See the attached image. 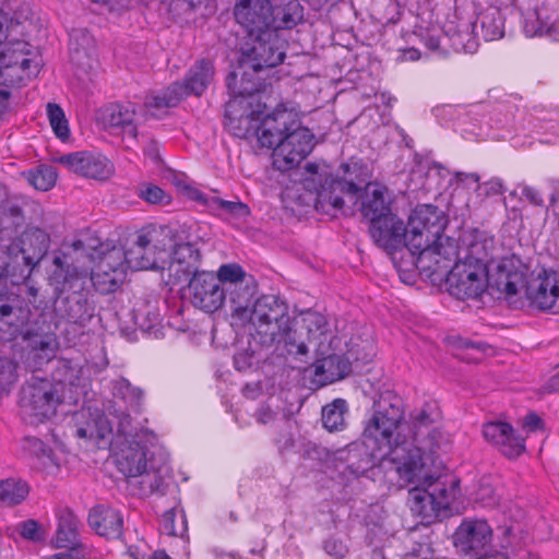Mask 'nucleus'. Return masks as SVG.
Returning <instances> with one entry per match:
<instances>
[{
	"label": "nucleus",
	"mask_w": 559,
	"mask_h": 559,
	"mask_svg": "<svg viewBox=\"0 0 559 559\" xmlns=\"http://www.w3.org/2000/svg\"><path fill=\"white\" fill-rule=\"evenodd\" d=\"M448 218L430 204L418 205L408 218V225L395 214L370 223L369 233L374 243L389 254L407 249L411 263L441 290L453 294L450 276L454 272V242L444 235Z\"/></svg>",
	"instance_id": "obj_1"
},
{
	"label": "nucleus",
	"mask_w": 559,
	"mask_h": 559,
	"mask_svg": "<svg viewBox=\"0 0 559 559\" xmlns=\"http://www.w3.org/2000/svg\"><path fill=\"white\" fill-rule=\"evenodd\" d=\"M431 424L430 416L421 411L412 419L411 440L396 439L394 443L370 452L374 460H386L392 464L401 487H420L437 478L432 472L435 451L441 447L444 438L441 430L431 427Z\"/></svg>",
	"instance_id": "obj_2"
},
{
	"label": "nucleus",
	"mask_w": 559,
	"mask_h": 559,
	"mask_svg": "<svg viewBox=\"0 0 559 559\" xmlns=\"http://www.w3.org/2000/svg\"><path fill=\"white\" fill-rule=\"evenodd\" d=\"M258 141L273 148V166L287 171L296 167L313 148V134L301 126L298 115L283 106L265 115L258 128Z\"/></svg>",
	"instance_id": "obj_3"
},
{
	"label": "nucleus",
	"mask_w": 559,
	"mask_h": 559,
	"mask_svg": "<svg viewBox=\"0 0 559 559\" xmlns=\"http://www.w3.org/2000/svg\"><path fill=\"white\" fill-rule=\"evenodd\" d=\"M277 29L247 35L240 47L239 71L227 76V88L233 93L254 95L259 93L263 83L254 74L265 68L281 64L285 58V45L278 37Z\"/></svg>",
	"instance_id": "obj_4"
},
{
	"label": "nucleus",
	"mask_w": 559,
	"mask_h": 559,
	"mask_svg": "<svg viewBox=\"0 0 559 559\" xmlns=\"http://www.w3.org/2000/svg\"><path fill=\"white\" fill-rule=\"evenodd\" d=\"M252 335L262 346L271 347L283 344L289 355L306 356L308 344L296 340V331L292 328L288 305L275 295H263L258 298L247 317Z\"/></svg>",
	"instance_id": "obj_5"
},
{
	"label": "nucleus",
	"mask_w": 559,
	"mask_h": 559,
	"mask_svg": "<svg viewBox=\"0 0 559 559\" xmlns=\"http://www.w3.org/2000/svg\"><path fill=\"white\" fill-rule=\"evenodd\" d=\"M488 285V241L477 229L463 230L456 243V298L477 299Z\"/></svg>",
	"instance_id": "obj_6"
},
{
	"label": "nucleus",
	"mask_w": 559,
	"mask_h": 559,
	"mask_svg": "<svg viewBox=\"0 0 559 559\" xmlns=\"http://www.w3.org/2000/svg\"><path fill=\"white\" fill-rule=\"evenodd\" d=\"M68 253L56 254L52 280L60 286V293H68L55 301V311L60 318L73 323H84L93 317L94 307L88 300V270L72 265Z\"/></svg>",
	"instance_id": "obj_7"
},
{
	"label": "nucleus",
	"mask_w": 559,
	"mask_h": 559,
	"mask_svg": "<svg viewBox=\"0 0 559 559\" xmlns=\"http://www.w3.org/2000/svg\"><path fill=\"white\" fill-rule=\"evenodd\" d=\"M236 22L247 35L273 29H290L304 17L298 0L273 5L270 0H238L234 8Z\"/></svg>",
	"instance_id": "obj_8"
},
{
	"label": "nucleus",
	"mask_w": 559,
	"mask_h": 559,
	"mask_svg": "<svg viewBox=\"0 0 559 559\" xmlns=\"http://www.w3.org/2000/svg\"><path fill=\"white\" fill-rule=\"evenodd\" d=\"M14 273L12 260L0 246V342L11 341L27 323L31 309L24 297L14 287L25 282Z\"/></svg>",
	"instance_id": "obj_9"
},
{
	"label": "nucleus",
	"mask_w": 559,
	"mask_h": 559,
	"mask_svg": "<svg viewBox=\"0 0 559 559\" xmlns=\"http://www.w3.org/2000/svg\"><path fill=\"white\" fill-rule=\"evenodd\" d=\"M174 245V230L169 226L143 227L127 248V262L132 271L164 270Z\"/></svg>",
	"instance_id": "obj_10"
},
{
	"label": "nucleus",
	"mask_w": 559,
	"mask_h": 559,
	"mask_svg": "<svg viewBox=\"0 0 559 559\" xmlns=\"http://www.w3.org/2000/svg\"><path fill=\"white\" fill-rule=\"evenodd\" d=\"M403 418V400L391 391L382 393L373 404V414L362 433L364 443L370 452L401 440L397 429Z\"/></svg>",
	"instance_id": "obj_11"
},
{
	"label": "nucleus",
	"mask_w": 559,
	"mask_h": 559,
	"mask_svg": "<svg viewBox=\"0 0 559 559\" xmlns=\"http://www.w3.org/2000/svg\"><path fill=\"white\" fill-rule=\"evenodd\" d=\"M148 440H128L119 443V450L116 453V464L118 469L129 478L142 477L141 493L148 495L160 490L163 485L162 477L155 472L152 459L148 457Z\"/></svg>",
	"instance_id": "obj_12"
},
{
	"label": "nucleus",
	"mask_w": 559,
	"mask_h": 559,
	"mask_svg": "<svg viewBox=\"0 0 559 559\" xmlns=\"http://www.w3.org/2000/svg\"><path fill=\"white\" fill-rule=\"evenodd\" d=\"M49 246L50 236L44 229L27 227L8 246L1 247L3 253L12 260L13 274L28 280L47 254Z\"/></svg>",
	"instance_id": "obj_13"
},
{
	"label": "nucleus",
	"mask_w": 559,
	"mask_h": 559,
	"mask_svg": "<svg viewBox=\"0 0 559 559\" xmlns=\"http://www.w3.org/2000/svg\"><path fill=\"white\" fill-rule=\"evenodd\" d=\"M59 385L48 379L33 377L21 390L20 407L25 421L38 425L51 418L62 403Z\"/></svg>",
	"instance_id": "obj_14"
},
{
	"label": "nucleus",
	"mask_w": 559,
	"mask_h": 559,
	"mask_svg": "<svg viewBox=\"0 0 559 559\" xmlns=\"http://www.w3.org/2000/svg\"><path fill=\"white\" fill-rule=\"evenodd\" d=\"M341 169L343 171L342 177L325 178L318 189L314 204L317 211L325 214L343 211L345 195L356 204L358 193L361 190V181L358 180L357 175L360 169L357 164H343Z\"/></svg>",
	"instance_id": "obj_15"
},
{
	"label": "nucleus",
	"mask_w": 559,
	"mask_h": 559,
	"mask_svg": "<svg viewBox=\"0 0 559 559\" xmlns=\"http://www.w3.org/2000/svg\"><path fill=\"white\" fill-rule=\"evenodd\" d=\"M426 485V489L414 487L409 490L408 501L412 512L419 516L421 522L427 524L450 516L454 483H452L450 489H448L445 485L440 481V477L437 476L433 481L427 483Z\"/></svg>",
	"instance_id": "obj_16"
},
{
	"label": "nucleus",
	"mask_w": 559,
	"mask_h": 559,
	"mask_svg": "<svg viewBox=\"0 0 559 559\" xmlns=\"http://www.w3.org/2000/svg\"><path fill=\"white\" fill-rule=\"evenodd\" d=\"M136 106L133 103H109L96 110L97 126L111 134L136 139Z\"/></svg>",
	"instance_id": "obj_17"
},
{
	"label": "nucleus",
	"mask_w": 559,
	"mask_h": 559,
	"mask_svg": "<svg viewBox=\"0 0 559 559\" xmlns=\"http://www.w3.org/2000/svg\"><path fill=\"white\" fill-rule=\"evenodd\" d=\"M189 299L197 309L213 313L225 302L224 287L215 273L201 271L189 278Z\"/></svg>",
	"instance_id": "obj_18"
},
{
	"label": "nucleus",
	"mask_w": 559,
	"mask_h": 559,
	"mask_svg": "<svg viewBox=\"0 0 559 559\" xmlns=\"http://www.w3.org/2000/svg\"><path fill=\"white\" fill-rule=\"evenodd\" d=\"M231 98L225 106V124L229 131L237 138L258 136L259 119L257 112L251 108L248 97L253 95H242L229 91Z\"/></svg>",
	"instance_id": "obj_19"
},
{
	"label": "nucleus",
	"mask_w": 559,
	"mask_h": 559,
	"mask_svg": "<svg viewBox=\"0 0 559 559\" xmlns=\"http://www.w3.org/2000/svg\"><path fill=\"white\" fill-rule=\"evenodd\" d=\"M525 297L532 307L559 312V278L556 272H542L525 285Z\"/></svg>",
	"instance_id": "obj_20"
},
{
	"label": "nucleus",
	"mask_w": 559,
	"mask_h": 559,
	"mask_svg": "<svg viewBox=\"0 0 559 559\" xmlns=\"http://www.w3.org/2000/svg\"><path fill=\"white\" fill-rule=\"evenodd\" d=\"M58 162L69 170L86 178L107 180L114 174V165L105 156L92 152L64 154Z\"/></svg>",
	"instance_id": "obj_21"
},
{
	"label": "nucleus",
	"mask_w": 559,
	"mask_h": 559,
	"mask_svg": "<svg viewBox=\"0 0 559 559\" xmlns=\"http://www.w3.org/2000/svg\"><path fill=\"white\" fill-rule=\"evenodd\" d=\"M25 342L26 364L33 369H40L56 355L59 343L55 333L31 326L23 332Z\"/></svg>",
	"instance_id": "obj_22"
},
{
	"label": "nucleus",
	"mask_w": 559,
	"mask_h": 559,
	"mask_svg": "<svg viewBox=\"0 0 559 559\" xmlns=\"http://www.w3.org/2000/svg\"><path fill=\"white\" fill-rule=\"evenodd\" d=\"M96 240L90 239L87 243L83 239H79L72 242V249L74 252H86L92 260H97V266L102 271H111L118 275L124 276L128 266L127 262V249L123 250L120 247H109V245L99 243L98 246L92 243Z\"/></svg>",
	"instance_id": "obj_23"
},
{
	"label": "nucleus",
	"mask_w": 559,
	"mask_h": 559,
	"mask_svg": "<svg viewBox=\"0 0 559 559\" xmlns=\"http://www.w3.org/2000/svg\"><path fill=\"white\" fill-rule=\"evenodd\" d=\"M171 261L169 263L170 275L174 276L175 283L187 281L200 273L199 267L202 261V254L197 243L191 241L179 242L174 237V245L170 247Z\"/></svg>",
	"instance_id": "obj_24"
},
{
	"label": "nucleus",
	"mask_w": 559,
	"mask_h": 559,
	"mask_svg": "<svg viewBox=\"0 0 559 559\" xmlns=\"http://www.w3.org/2000/svg\"><path fill=\"white\" fill-rule=\"evenodd\" d=\"M483 435L507 457H518L525 450L524 439L507 423H488L484 425Z\"/></svg>",
	"instance_id": "obj_25"
},
{
	"label": "nucleus",
	"mask_w": 559,
	"mask_h": 559,
	"mask_svg": "<svg viewBox=\"0 0 559 559\" xmlns=\"http://www.w3.org/2000/svg\"><path fill=\"white\" fill-rule=\"evenodd\" d=\"M490 539L491 530L483 520H466L456 528V547L466 554L473 551L477 556Z\"/></svg>",
	"instance_id": "obj_26"
},
{
	"label": "nucleus",
	"mask_w": 559,
	"mask_h": 559,
	"mask_svg": "<svg viewBox=\"0 0 559 559\" xmlns=\"http://www.w3.org/2000/svg\"><path fill=\"white\" fill-rule=\"evenodd\" d=\"M88 525L97 535L115 539L122 535L123 518L118 510L99 504L91 509Z\"/></svg>",
	"instance_id": "obj_27"
},
{
	"label": "nucleus",
	"mask_w": 559,
	"mask_h": 559,
	"mask_svg": "<svg viewBox=\"0 0 559 559\" xmlns=\"http://www.w3.org/2000/svg\"><path fill=\"white\" fill-rule=\"evenodd\" d=\"M255 293L257 284L253 276L224 287L225 300L227 299L230 302L234 317H237L239 320H247Z\"/></svg>",
	"instance_id": "obj_28"
},
{
	"label": "nucleus",
	"mask_w": 559,
	"mask_h": 559,
	"mask_svg": "<svg viewBox=\"0 0 559 559\" xmlns=\"http://www.w3.org/2000/svg\"><path fill=\"white\" fill-rule=\"evenodd\" d=\"M215 69L212 61L201 59L197 61L188 71L183 81L178 82L181 92H185V98L189 95L200 96L213 82Z\"/></svg>",
	"instance_id": "obj_29"
},
{
	"label": "nucleus",
	"mask_w": 559,
	"mask_h": 559,
	"mask_svg": "<svg viewBox=\"0 0 559 559\" xmlns=\"http://www.w3.org/2000/svg\"><path fill=\"white\" fill-rule=\"evenodd\" d=\"M350 371V364L340 355H329L314 364V377L321 385L335 382L346 377Z\"/></svg>",
	"instance_id": "obj_30"
},
{
	"label": "nucleus",
	"mask_w": 559,
	"mask_h": 559,
	"mask_svg": "<svg viewBox=\"0 0 559 559\" xmlns=\"http://www.w3.org/2000/svg\"><path fill=\"white\" fill-rule=\"evenodd\" d=\"M361 198V214L366 218H369L370 223H374L376 219L386 218V215L391 213L382 187L377 185L372 186L370 183L367 185Z\"/></svg>",
	"instance_id": "obj_31"
},
{
	"label": "nucleus",
	"mask_w": 559,
	"mask_h": 559,
	"mask_svg": "<svg viewBox=\"0 0 559 559\" xmlns=\"http://www.w3.org/2000/svg\"><path fill=\"white\" fill-rule=\"evenodd\" d=\"M27 47L28 44L23 40H15L7 45L0 51V66L11 67L20 72L34 70V66L38 67V64L27 57Z\"/></svg>",
	"instance_id": "obj_32"
},
{
	"label": "nucleus",
	"mask_w": 559,
	"mask_h": 559,
	"mask_svg": "<svg viewBox=\"0 0 559 559\" xmlns=\"http://www.w3.org/2000/svg\"><path fill=\"white\" fill-rule=\"evenodd\" d=\"M302 328L307 331V343L319 352L326 341L329 323L326 318L318 312L308 310L301 314Z\"/></svg>",
	"instance_id": "obj_33"
},
{
	"label": "nucleus",
	"mask_w": 559,
	"mask_h": 559,
	"mask_svg": "<svg viewBox=\"0 0 559 559\" xmlns=\"http://www.w3.org/2000/svg\"><path fill=\"white\" fill-rule=\"evenodd\" d=\"M456 198L464 201L467 210L477 206L483 201L481 186L476 173L456 171Z\"/></svg>",
	"instance_id": "obj_34"
},
{
	"label": "nucleus",
	"mask_w": 559,
	"mask_h": 559,
	"mask_svg": "<svg viewBox=\"0 0 559 559\" xmlns=\"http://www.w3.org/2000/svg\"><path fill=\"white\" fill-rule=\"evenodd\" d=\"M523 284V274L515 270L513 259H503L497 265V289L512 296L516 295Z\"/></svg>",
	"instance_id": "obj_35"
},
{
	"label": "nucleus",
	"mask_w": 559,
	"mask_h": 559,
	"mask_svg": "<svg viewBox=\"0 0 559 559\" xmlns=\"http://www.w3.org/2000/svg\"><path fill=\"white\" fill-rule=\"evenodd\" d=\"M114 424L117 427V439L122 438V441L117 440V443L127 442L128 440H148L155 439L154 435L146 429L138 430L132 425V419L129 413L122 409H115L111 413Z\"/></svg>",
	"instance_id": "obj_36"
},
{
	"label": "nucleus",
	"mask_w": 559,
	"mask_h": 559,
	"mask_svg": "<svg viewBox=\"0 0 559 559\" xmlns=\"http://www.w3.org/2000/svg\"><path fill=\"white\" fill-rule=\"evenodd\" d=\"M23 449L38 461V466L47 472L57 471L59 463L51 450L40 439L27 437L24 439Z\"/></svg>",
	"instance_id": "obj_37"
},
{
	"label": "nucleus",
	"mask_w": 559,
	"mask_h": 559,
	"mask_svg": "<svg viewBox=\"0 0 559 559\" xmlns=\"http://www.w3.org/2000/svg\"><path fill=\"white\" fill-rule=\"evenodd\" d=\"M28 493V484L20 478H7L0 481V503L5 507L20 504Z\"/></svg>",
	"instance_id": "obj_38"
},
{
	"label": "nucleus",
	"mask_w": 559,
	"mask_h": 559,
	"mask_svg": "<svg viewBox=\"0 0 559 559\" xmlns=\"http://www.w3.org/2000/svg\"><path fill=\"white\" fill-rule=\"evenodd\" d=\"M79 521L71 512L62 515L59 520L56 536V547L82 546L78 538Z\"/></svg>",
	"instance_id": "obj_39"
},
{
	"label": "nucleus",
	"mask_w": 559,
	"mask_h": 559,
	"mask_svg": "<svg viewBox=\"0 0 559 559\" xmlns=\"http://www.w3.org/2000/svg\"><path fill=\"white\" fill-rule=\"evenodd\" d=\"M185 99V92H181L179 83L174 82L165 90L146 96L145 106L153 109H164L177 106Z\"/></svg>",
	"instance_id": "obj_40"
},
{
	"label": "nucleus",
	"mask_w": 559,
	"mask_h": 559,
	"mask_svg": "<svg viewBox=\"0 0 559 559\" xmlns=\"http://www.w3.org/2000/svg\"><path fill=\"white\" fill-rule=\"evenodd\" d=\"M347 403L343 399H336L322 408V424L329 431H338L345 427V414Z\"/></svg>",
	"instance_id": "obj_41"
},
{
	"label": "nucleus",
	"mask_w": 559,
	"mask_h": 559,
	"mask_svg": "<svg viewBox=\"0 0 559 559\" xmlns=\"http://www.w3.org/2000/svg\"><path fill=\"white\" fill-rule=\"evenodd\" d=\"M479 21L485 40H496L503 36V19L497 8H490L480 13Z\"/></svg>",
	"instance_id": "obj_42"
},
{
	"label": "nucleus",
	"mask_w": 559,
	"mask_h": 559,
	"mask_svg": "<svg viewBox=\"0 0 559 559\" xmlns=\"http://www.w3.org/2000/svg\"><path fill=\"white\" fill-rule=\"evenodd\" d=\"M194 199L207 205L211 210H224L235 217H246L250 214L247 204L240 201H225L217 197L205 198L202 193L195 192Z\"/></svg>",
	"instance_id": "obj_43"
},
{
	"label": "nucleus",
	"mask_w": 559,
	"mask_h": 559,
	"mask_svg": "<svg viewBox=\"0 0 559 559\" xmlns=\"http://www.w3.org/2000/svg\"><path fill=\"white\" fill-rule=\"evenodd\" d=\"M123 277L124 276L118 275L111 271H102L97 265L94 271L88 272V282H91L100 294L115 292Z\"/></svg>",
	"instance_id": "obj_44"
},
{
	"label": "nucleus",
	"mask_w": 559,
	"mask_h": 559,
	"mask_svg": "<svg viewBox=\"0 0 559 559\" xmlns=\"http://www.w3.org/2000/svg\"><path fill=\"white\" fill-rule=\"evenodd\" d=\"M27 181L37 190L48 191L57 180V171L51 165H39L26 175Z\"/></svg>",
	"instance_id": "obj_45"
},
{
	"label": "nucleus",
	"mask_w": 559,
	"mask_h": 559,
	"mask_svg": "<svg viewBox=\"0 0 559 559\" xmlns=\"http://www.w3.org/2000/svg\"><path fill=\"white\" fill-rule=\"evenodd\" d=\"M47 116L50 126L61 141H67L70 138L69 123L62 108L53 103L47 104Z\"/></svg>",
	"instance_id": "obj_46"
},
{
	"label": "nucleus",
	"mask_w": 559,
	"mask_h": 559,
	"mask_svg": "<svg viewBox=\"0 0 559 559\" xmlns=\"http://www.w3.org/2000/svg\"><path fill=\"white\" fill-rule=\"evenodd\" d=\"M115 390L117 395H119L124 403L129 405V408L133 412H139L141 406V401L143 397V392L141 389L133 386L127 379H120Z\"/></svg>",
	"instance_id": "obj_47"
},
{
	"label": "nucleus",
	"mask_w": 559,
	"mask_h": 559,
	"mask_svg": "<svg viewBox=\"0 0 559 559\" xmlns=\"http://www.w3.org/2000/svg\"><path fill=\"white\" fill-rule=\"evenodd\" d=\"M17 365L10 358L0 357V397L8 394L17 380Z\"/></svg>",
	"instance_id": "obj_48"
},
{
	"label": "nucleus",
	"mask_w": 559,
	"mask_h": 559,
	"mask_svg": "<svg viewBox=\"0 0 559 559\" xmlns=\"http://www.w3.org/2000/svg\"><path fill=\"white\" fill-rule=\"evenodd\" d=\"M215 276L218 277L221 286L227 287L252 275L247 274L240 265L228 263L221 265Z\"/></svg>",
	"instance_id": "obj_49"
},
{
	"label": "nucleus",
	"mask_w": 559,
	"mask_h": 559,
	"mask_svg": "<svg viewBox=\"0 0 559 559\" xmlns=\"http://www.w3.org/2000/svg\"><path fill=\"white\" fill-rule=\"evenodd\" d=\"M523 31L527 37H534L548 34L550 28L546 23L542 22L539 12L532 10L524 15Z\"/></svg>",
	"instance_id": "obj_50"
},
{
	"label": "nucleus",
	"mask_w": 559,
	"mask_h": 559,
	"mask_svg": "<svg viewBox=\"0 0 559 559\" xmlns=\"http://www.w3.org/2000/svg\"><path fill=\"white\" fill-rule=\"evenodd\" d=\"M160 530L164 534L169 536H182L187 530V523L183 514L181 522L176 524V511L174 508L164 512L160 519Z\"/></svg>",
	"instance_id": "obj_51"
},
{
	"label": "nucleus",
	"mask_w": 559,
	"mask_h": 559,
	"mask_svg": "<svg viewBox=\"0 0 559 559\" xmlns=\"http://www.w3.org/2000/svg\"><path fill=\"white\" fill-rule=\"evenodd\" d=\"M37 72V66H34V70H27V72H20L17 69L11 67L0 66V78L5 85H20L25 80H29L32 76L36 75Z\"/></svg>",
	"instance_id": "obj_52"
},
{
	"label": "nucleus",
	"mask_w": 559,
	"mask_h": 559,
	"mask_svg": "<svg viewBox=\"0 0 559 559\" xmlns=\"http://www.w3.org/2000/svg\"><path fill=\"white\" fill-rule=\"evenodd\" d=\"M139 197L151 204L168 203L169 197L158 186L148 183L140 188Z\"/></svg>",
	"instance_id": "obj_53"
},
{
	"label": "nucleus",
	"mask_w": 559,
	"mask_h": 559,
	"mask_svg": "<svg viewBox=\"0 0 559 559\" xmlns=\"http://www.w3.org/2000/svg\"><path fill=\"white\" fill-rule=\"evenodd\" d=\"M78 370L74 369L69 361L61 360L59 361L58 368L55 373V379L58 382L68 383L70 385H75L79 379Z\"/></svg>",
	"instance_id": "obj_54"
},
{
	"label": "nucleus",
	"mask_w": 559,
	"mask_h": 559,
	"mask_svg": "<svg viewBox=\"0 0 559 559\" xmlns=\"http://www.w3.org/2000/svg\"><path fill=\"white\" fill-rule=\"evenodd\" d=\"M325 552L334 559H343L347 552V546L340 539L329 538L324 542Z\"/></svg>",
	"instance_id": "obj_55"
},
{
	"label": "nucleus",
	"mask_w": 559,
	"mask_h": 559,
	"mask_svg": "<svg viewBox=\"0 0 559 559\" xmlns=\"http://www.w3.org/2000/svg\"><path fill=\"white\" fill-rule=\"evenodd\" d=\"M20 534L23 538L37 542L40 539L38 523L34 520H27L20 524Z\"/></svg>",
	"instance_id": "obj_56"
},
{
	"label": "nucleus",
	"mask_w": 559,
	"mask_h": 559,
	"mask_svg": "<svg viewBox=\"0 0 559 559\" xmlns=\"http://www.w3.org/2000/svg\"><path fill=\"white\" fill-rule=\"evenodd\" d=\"M112 425L114 420H109L108 418L104 416H98L94 421V431H95V438L97 439H105L109 435L112 433Z\"/></svg>",
	"instance_id": "obj_57"
},
{
	"label": "nucleus",
	"mask_w": 559,
	"mask_h": 559,
	"mask_svg": "<svg viewBox=\"0 0 559 559\" xmlns=\"http://www.w3.org/2000/svg\"><path fill=\"white\" fill-rule=\"evenodd\" d=\"M67 550L55 554L49 557V559H83V548L82 546H73V547H64Z\"/></svg>",
	"instance_id": "obj_58"
},
{
	"label": "nucleus",
	"mask_w": 559,
	"mask_h": 559,
	"mask_svg": "<svg viewBox=\"0 0 559 559\" xmlns=\"http://www.w3.org/2000/svg\"><path fill=\"white\" fill-rule=\"evenodd\" d=\"M522 195L530 202L532 203L533 205H536V206H540L543 205V197L542 194L539 193L538 190H536L535 188L533 187H524L522 189Z\"/></svg>",
	"instance_id": "obj_59"
},
{
	"label": "nucleus",
	"mask_w": 559,
	"mask_h": 559,
	"mask_svg": "<svg viewBox=\"0 0 559 559\" xmlns=\"http://www.w3.org/2000/svg\"><path fill=\"white\" fill-rule=\"evenodd\" d=\"M502 192L503 186L499 180H491L481 186L483 200L490 194H501Z\"/></svg>",
	"instance_id": "obj_60"
},
{
	"label": "nucleus",
	"mask_w": 559,
	"mask_h": 559,
	"mask_svg": "<svg viewBox=\"0 0 559 559\" xmlns=\"http://www.w3.org/2000/svg\"><path fill=\"white\" fill-rule=\"evenodd\" d=\"M251 355H248L246 353H238L234 357V364L236 369L238 370H245L251 366Z\"/></svg>",
	"instance_id": "obj_61"
},
{
	"label": "nucleus",
	"mask_w": 559,
	"mask_h": 559,
	"mask_svg": "<svg viewBox=\"0 0 559 559\" xmlns=\"http://www.w3.org/2000/svg\"><path fill=\"white\" fill-rule=\"evenodd\" d=\"M542 419L534 413L527 414L523 419V427L531 431L539 429Z\"/></svg>",
	"instance_id": "obj_62"
},
{
	"label": "nucleus",
	"mask_w": 559,
	"mask_h": 559,
	"mask_svg": "<svg viewBox=\"0 0 559 559\" xmlns=\"http://www.w3.org/2000/svg\"><path fill=\"white\" fill-rule=\"evenodd\" d=\"M75 435L78 438H81V439H94L95 438L94 427L91 425H88L87 427H80L76 429Z\"/></svg>",
	"instance_id": "obj_63"
},
{
	"label": "nucleus",
	"mask_w": 559,
	"mask_h": 559,
	"mask_svg": "<svg viewBox=\"0 0 559 559\" xmlns=\"http://www.w3.org/2000/svg\"><path fill=\"white\" fill-rule=\"evenodd\" d=\"M138 559H171L166 551L164 550H155L150 555H141Z\"/></svg>",
	"instance_id": "obj_64"
}]
</instances>
